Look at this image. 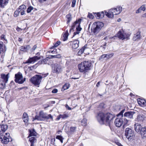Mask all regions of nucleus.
Masks as SVG:
<instances>
[{"mask_svg": "<svg viewBox=\"0 0 146 146\" xmlns=\"http://www.w3.org/2000/svg\"><path fill=\"white\" fill-rule=\"evenodd\" d=\"M114 117L113 115L110 113H104L102 112L98 113L96 117L98 121L100 124H105L106 125L109 126H110V122Z\"/></svg>", "mask_w": 146, "mask_h": 146, "instance_id": "f257e3e1", "label": "nucleus"}, {"mask_svg": "<svg viewBox=\"0 0 146 146\" xmlns=\"http://www.w3.org/2000/svg\"><path fill=\"white\" fill-rule=\"evenodd\" d=\"M92 68V64L90 61H83L78 65L80 72L86 73L90 70Z\"/></svg>", "mask_w": 146, "mask_h": 146, "instance_id": "f03ea898", "label": "nucleus"}, {"mask_svg": "<svg viewBox=\"0 0 146 146\" xmlns=\"http://www.w3.org/2000/svg\"><path fill=\"white\" fill-rule=\"evenodd\" d=\"M125 111V109H124L120 111L119 113L120 115L119 116H121L122 119L124 120V124L125 125L127 124L128 121V120L126 117L129 119L133 118L135 112L131 111L127 112H125L123 115V113Z\"/></svg>", "mask_w": 146, "mask_h": 146, "instance_id": "7ed1b4c3", "label": "nucleus"}, {"mask_svg": "<svg viewBox=\"0 0 146 146\" xmlns=\"http://www.w3.org/2000/svg\"><path fill=\"white\" fill-rule=\"evenodd\" d=\"M49 119H53L52 117L51 114L47 115L44 113L43 111H41L39 112V115H36L35 118L33 119V121L35 120L42 121Z\"/></svg>", "mask_w": 146, "mask_h": 146, "instance_id": "20e7f679", "label": "nucleus"}, {"mask_svg": "<svg viewBox=\"0 0 146 146\" xmlns=\"http://www.w3.org/2000/svg\"><path fill=\"white\" fill-rule=\"evenodd\" d=\"M122 11V7H117L114 9H111L110 10L109 12H105V15L109 18H113L114 15L119 14Z\"/></svg>", "mask_w": 146, "mask_h": 146, "instance_id": "39448f33", "label": "nucleus"}, {"mask_svg": "<svg viewBox=\"0 0 146 146\" xmlns=\"http://www.w3.org/2000/svg\"><path fill=\"white\" fill-rule=\"evenodd\" d=\"M103 26V23L102 22H94L92 25L91 28V31L95 34H96L100 31Z\"/></svg>", "mask_w": 146, "mask_h": 146, "instance_id": "423d86ee", "label": "nucleus"}, {"mask_svg": "<svg viewBox=\"0 0 146 146\" xmlns=\"http://www.w3.org/2000/svg\"><path fill=\"white\" fill-rule=\"evenodd\" d=\"M42 78L41 75H36L31 78L30 81L35 86H37L40 84Z\"/></svg>", "mask_w": 146, "mask_h": 146, "instance_id": "0eeeda50", "label": "nucleus"}, {"mask_svg": "<svg viewBox=\"0 0 146 146\" xmlns=\"http://www.w3.org/2000/svg\"><path fill=\"white\" fill-rule=\"evenodd\" d=\"M0 141L2 143L7 144L9 142L12 141V139L10 136L9 133H6L5 135H2L0 136Z\"/></svg>", "mask_w": 146, "mask_h": 146, "instance_id": "6e6552de", "label": "nucleus"}, {"mask_svg": "<svg viewBox=\"0 0 146 146\" xmlns=\"http://www.w3.org/2000/svg\"><path fill=\"white\" fill-rule=\"evenodd\" d=\"M125 134L126 137L129 141L132 139L135 136L133 131L130 128H127L125 129Z\"/></svg>", "mask_w": 146, "mask_h": 146, "instance_id": "1a4fd4ad", "label": "nucleus"}, {"mask_svg": "<svg viewBox=\"0 0 146 146\" xmlns=\"http://www.w3.org/2000/svg\"><path fill=\"white\" fill-rule=\"evenodd\" d=\"M15 81L19 84H22L25 81V78H23L22 74L19 72L15 75Z\"/></svg>", "mask_w": 146, "mask_h": 146, "instance_id": "9d476101", "label": "nucleus"}, {"mask_svg": "<svg viewBox=\"0 0 146 146\" xmlns=\"http://www.w3.org/2000/svg\"><path fill=\"white\" fill-rule=\"evenodd\" d=\"M52 72L57 74H59L62 71V68L60 64H52Z\"/></svg>", "mask_w": 146, "mask_h": 146, "instance_id": "9b49d317", "label": "nucleus"}, {"mask_svg": "<svg viewBox=\"0 0 146 146\" xmlns=\"http://www.w3.org/2000/svg\"><path fill=\"white\" fill-rule=\"evenodd\" d=\"M130 35L129 34H127L125 33L124 31H119L116 35L117 37L119 38L122 40L124 39H129Z\"/></svg>", "mask_w": 146, "mask_h": 146, "instance_id": "f8f14e48", "label": "nucleus"}, {"mask_svg": "<svg viewBox=\"0 0 146 146\" xmlns=\"http://www.w3.org/2000/svg\"><path fill=\"white\" fill-rule=\"evenodd\" d=\"M119 113L117 115L118 118L116 119L114 123L115 125L118 127H120L124 123V120L122 119L121 116H119Z\"/></svg>", "mask_w": 146, "mask_h": 146, "instance_id": "ddd939ff", "label": "nucleus"}, {"mask_svg": "<svg viewBox=\"0 0 146 146\" xmlns=\"http://www.w3.org/2000/svg\"><path fill=\"white\" fill-rule=\"evenodd\" d=\"M81 20L80 19H79L78 20V21H75L73 24L72 26V28L70 29V32L73 29V28L74 27L75 25L78 24V26L76 27V30L78 31H80L82 30V28L80 27V22H81Z\"/></svg>", "mask_w": 146, "mask_h": 146, "instance_id": "4468645a", "label": "nucleus"}, {"mask_svg": "<svg viewBox=\"0 0 146 146\" xmlns=\"http://www.w3.org/2000/svg\"><path fill=\"white\" fill-rule=\"evenodd\" d=\"M40 56H35L33 57L30 58L25 62V63H33L38 60L40 59L41 57Z\"/></svg>", "mask_w": 146, "mask_h": 146, "instance_id": "2eb2a0df", "label": "nucleus"}, {"mask_svg": "<svg viewBox=\"0 0 146 146\" xmlns=\"http://www.w3.org/2000/svg\"><path fill=\"white\" fill-rule=\"evenodd\" d=\"M134 128L136 131L140 133L141 132V130L143 128L141 125L138 123H136L134 124Z\"/></svg>", "mask_w": 146, "mask_h": 146, "instance_id": "dca6fc26", "label": "nucleus"}, {"mask_svg": "<svg viewBox=\"0 0 146 146\" xmlns=\"http://www.w3.org/2000/svg\"><path fill=\"white\" fill-rule=\"evenodd\" d=\"M7 48L5 45H3L2 42H0V54H4L6 52Z\"/></svg>", "mask_w": 146, "mask_h": 146, "instance_id": "f3484780", "label": "nucleus"}, {"mask_svg": "<svg viewBox=\"0 0 146 146\" xmlns=\"http://www.w3.org/2000/svg\"><path fill=\"white\" fill-rule=\"evenodd\" d=\"M8 126L6 125H0V135L3 134L7 129Z\"/></svg>", "mask_w": 146, "mask_h": 146, "instance_id": "a211bd4d", "label": "nucleus"}, {"mask_svg": "<svg viewBox=\"0 0 146 146\" xmlns=\"http://www.w3.org/2000/svg\"><path fill=\"white\" fill-rule=\"evenodd\" d=\"M9 0H0V6L1 8H3L9 3Z\"/></svg>", "mask_w": 146, "mask_h": 146, "instance_id": "6ab92c4d", "label": "nucleus"}, {"mask_svg": "<svg viewBox=\"0 0 146 146\" xmlns=\"http://www.w3.org/2000/svg\"><path fill=\"white\" fill-rule=\"evenodd\" d=\"M145 117L143 114H139L137 116V119L139 122L143 121L144 120Z\"/></svg>", "mask_w": 146, "mask_h": 146, "instance_id": "aec40b11", "label": "nucleus"}, {"mask_svg": "<svg viewBox=\"0 0 146 146\" xmlns=\"http://www.w3.org/2000/svg\"><path fill=\"white\" fill-rule=\"evenodd\" d=\"M28 131L29 133V134L28 136L29 137L36 135V133L34 129H29Z\"/></svg>", "mask_w": 146, "mask_h": 146, "instance_id": "412c9836", "label": "nucleus"}, {"mask_svg": "<svg viewBox=\"0 0 146 146\" xmlns=\"http://www.w3.org/2000/svg\"><path fill=\"white\" fill-rule=\"evenodd\" d=\"M79 41L78 40H75L73 42L72 48L73 49H76L79 46Z\"/></svg>", "mask_w": 146, "mask_h": 146, "instance_id": "4be33fe9", "label": "nucleus"}, {"mask_svg": "<svg viewBox=\"0 0 146 146\" xmlns=\"http://www.w3.org/2000/svg\"><path fill=\"white\" fill-rule=\"evenodd\" d=\"M1 77L3 80V81L5 83H7L8 81V79L9 78V74H8L5 75L4 74H2L1 75Z\"/></svg>", "mask_w": 146, "mask_h": 146, "instance_id": "5701e85b", "label": "nucleus"}, {"mask_svg": "<svg viewBox=\"0 0 146 146\" xmlns=\"http://www.w3.org/2000/svg\"><path fill=\"white\" fill-rule=\"evenodd\" d=\"M31 48L29 45H27L25 46H22L21 48V50L23 51H27Z\"/></svg>", "mask_w": 146, "mask_h": 146, "instance_id": "b1692460", "label": "nucleus"}, {"mask_svg": "<svg viewBox=\"0 0 146 146\" xmlns=\"http://www.w3.org/2000/svg\"><path fill=\"white\" fill-rule=\"evenodd\" d=\"M137 102L141 106H143L145 105L146 103L145 100L142 99H139L137 100Z\"/></svg>", "mask_w": 146, "mask_h": 146, "instance_id": "393cba45", "label": "nucleus"}, {"mask_svg": "<svg viewBox=\"0 0 146 146\" xmlns=\"http://www.w3.org/2000/svg\"><path fill=\"white\" fill-rule=\"evenodd\" d=\"M140 34L139 32H137L136 34L134 35L133 37V40L134 41L140 38Z\"/></svg>", "mask_w": 146, "mask_h": 146, "instance_id": "a878e982", "label": "nucleus"}, {"mask_svg": "<svg viewBox=\"0 0 146 146\" xmlns=\"http://www.w3.org/2000/svg\"><path fill=\"white\" fill-rule=\"evenodd\" d=\"M66 17L67 18V23H69L72 20V16L71 14H69L66 16Z\"/></svg>", "mask_w": 146, "mask_h": 146, "instance_id": "bb28decb", "label": "nucleus"}, {"mask_svg": "<svg viewBox=\"0 0 146 146\" xmlns=\"http://www.w3.org/2000/svg\"><path fill=\"white\" fill-rule=\"evenodd\" d=\"M68 31H66L65 32V33L64 34V35L63 36V38H64L63 39V40L64 41H65L68 38Z\"/></svg>", "mask_w": 146, "mask_h": 146, "instance_id": "cd10ccee", "label": "nucleus"}, {"mask_svg": "<svg viewBox=\"0 0 146 146\" xmlns=\"http://www.w3.org/2000/svg\"><path fill=\"white\" fill-rule=\"evenodd\" d=\"M85 45L82 47L81 49L79 50L77 53V54L78 55H80L82 53L84 52V50L85 49Z\"/></svg>", "mask_w": 146, "mask_h": 146, "instance_id": "c85d7f7f", "label": "nucleus"}, {"mask_svg": "<svg viewBox=\"0 0 146 146\" xmlns=\"http://www.w3.org/2000/svg\"><path fill=\"white\" fill-rule=\"evenodd\" d=\"M141 130V134L143 135L144 136L146 137V127L143 128Z\"/></svg>", "mask_w": 146, "mask_h": 146, "instance_id": "c756f323", "label": "nucleus"}, {"mask_svg": "<svg viewBox=\"0 0 146 146\" xmlns=\"http://www.w3.org/2000/svg\"><path fill=\"white\" fill-rule=\"evenodd\" d=\"M6 83L3 81H0V88L2 89H4L5 88Z\"/></svg>", "mask_w": 146, "mask_h": 146, "instance_id": "7c9ffc66", "label": "nucleus"}, {"mask_svg": "<svg viewBox=\"0 0 146 146\" xmlns=\"http://www.w3.org/2000/svg\"><path fill=\"white\" fill-rule=\"evenodd\" d=\"M27 8V7L25 5H20L19 8L18 9H20V11H21L22 10H25Z\"/></svg>", "mask_w": 146, "mask_h": 146, "instance_id": "2f4dec72", "label": "nucleus"}, {"mask_svg": "<svg viewBox=\"0 0 146 146\" xmlns=\"http://www.w3.org/2000/svg\"><path fill=\"white\" fill-rule=\"evenodd\" d=\"M56 139L59 140L61 143L63 142V139L64 138L60 135H57L56 137Z\"/></svg>", "mask_w": 146, "mask_h": 146, "instance_id": "473e14b6", "label": "nucleus"}, {"mask_svg": "<svg viewBox=\"0 0 146 146\" xmlns=\"http://www.w3.org/2000/svg\"><path fill=\"white\" fill-rule=\"evenodd\" d=\"M21 11H20V9H17V10L14 13V16L15 17H17L19 15L20 12Z\"/></svg>", "mask_w": 146, "mask_h": 146, "instance_id": "72a5a7b5", "label": "nucleus"}, {"mask_svg": "<svg viewBox=\"0 0 146 146\" xmlns=\"http://www.w3.org/2000/svg\"><path fill=\"white\" fill-rule=\"evenodd\" d=\"M87 119L85 118L83 119L81 121L82 125L83 126H86L87 124Z\"/></svg>", "mask_w": 146, "mask_h": 146, "instance_id": "f704fd0d", "label": "nucleus"}, {"mask_svg": "<svg viewBox=\"0 0 146 146\" xmlns=\"http://www.w3.org/2000/svg\"><path fill=\"white\" fill-rule=\"evenodd\" d=\"M60 117H62V118L64 119L68 117V115L66 114H60Z\"/></svg>", "mask_w": 146, "mask_h": 146, "instance_id": "c9c22d12", "label": "nucleus"}, {"mask_svg": "<svg viewBox=\"0 0 146 146\" xmlns=\"http://www.w3.org/2000/svg\"><path fill=\"white\" fill-rule=\"evenodd\" d=\"M114 55V54L113 53H112L110 54H106V58L107 59H109L112 57Z\"/></svg>", "mask_w": 146, "mask_h": 146, "instance_id": "e433bc0d", "label": "nucleus"}, {"mask_svg": "<svg viewBox=\"0 0 146 146\" xmlns=\"http://www.w3.org/2000/svg\"><path fill=\"white\" fill-rule=\"evenodd\" d=\"M60 44V42L59 41H57L56 43L54 45V46L51 48H54L56 47L59 45Z\"/></svg>", "mask_w": 146, "mask_h": 146, "instance_id": "4c0bfd02", "label": "nucleus"}, {"mask_svg": "<svg viewBox=\"0 0 146 146\" xmlns=\"http://www.w3.org/2000/svg\"><path fill=\"white\" fill-rule=\"evenodd\" d=\"M70 87L69 84H66L63 86V89L64 90H66L68 89Z\"/></svg>", "mask_w": 146, "mask_h": 146, "instance_id": "58836bf2", "label": "nucleus"}, {"mask_svg": "<svg viewBox=\"0 0 146 146\" xmlns=\"http://www.w3.org/2000/svg\"><path fill=\"white\" fill-rule=\"evenodd\" d=\"M33 9V7L32 6L29 7L27 9V13H30Z\"/></svg>", "mask_w": 146, "mask_h": 146, "instance_id": "ea45409f", "label": "nucleus"}, {"mask_svg": "<svg viewBox=\"0 0 146 146\" xmlns=\"http://www.w3.org/2000/svg\"><path fill=\"white\" fill-rule=\"evenodd\" d=\"M29 140L31 142L34 143L36 141V139L35 137H33L30 138Z\"/></svg>", "mask_w": 146, "mask_h": 146, "instance_id": "a19ab883", "label": "nucleus"}, {"mask_svg": "<svg viewBox=\"0 0 146 146\" xmlns=\"http://www.w3.org/2000/svg\"><path fill=\"white\" fill-rule=\"evenodd\" d=\"M52 58H60L61 56L60 54H58L55 55H52L51 56Z\"/></svg>", "mask_w": 146, "mask_h": 146, "instance_id": "79ce46f5", "label": "nucleus"}, {"mask_svg": "<svg viewBox=\"0 0 146 146\" xmlns=\"http://www.w3.org/2000/svg\"><path fill=\"white\" fill-rule=\"evenodd\" d=\"M76 127H70V130L71 132H74L76 131Z\"/></svg>", "mask_w": 146, "mask_h": 146, "instance_id": "37998d69", "label": "nucleus"}, {"mask_svg": "<svg viewBox=\"0 0 146 146\" xmlns=\"http://www.w3.org/2000/svg\"><path fill=\"white\" fill-rule=\"evenodd\" d=\"M87 17L90 19H93L94 18V16L92 14L89 13Z\"/></svg>", "mask_w": 146, "mask_h": 146, "instance_id": "c03bdc74", "label": "nucleus"}, {"mask_svg": "<svg viewBox=\"0 0 146 146\" xmlns=\"http://www.w3.org/2000/svg\"><path fill=\"white\" fill-rule=\"evenodd\" d=\"M76 2V0H73L72 2V7H75Z\"/></svg>", "mask_w": 146, "mask_h": 146, "instance_id": "a18cd8bd", "label": "nucleus"}, {"mask_svg": "<svg viewBox=\"0 0 146 146\" xmlns=\"http://www.w3.org/2000/svg\"><path fill=\"white\" fill-rule=\"evenodd\" d=\"M23 121L25 123H27L28 121L29 120V118L28 116L27 117V118H26V117H25L24 118H23Z\"/></svg>", "mask_w": 146, "mask_h": 146, "instance_id": "49530a36", "label": "nucleus"}, {"mask_svg": "<svg viewBox=\"0 0 146 146\" xmlns=\"http://www.w3.org/2000/svg\"><path fill=\"white\" fill-rule=\"evenodd\" d=\"M54 141L55 142H54V145L55 146H60L59 145H56V142H57V141H55V139L54 138H53V139H52V141Z\"/></svg>", "mask_w": 146, "mask_h": 146, "instance_id": "de8ad7c7", "label": "nucleus"}, {"mask_svg": "<svg viewBox=\"0 0 146 146\" xmlns=\"http://www.w3.org/2000/svg\"><path fill=\"white\" fill-rule=\"evenodd\" d=\"M49 58H46L45 59H43V63L44 64H46L47 63V61L48 60Z\"/></svg>", "mask_w": 146, "mask_h": 146, "instance_id": "09e8293b", "label": "nucleus"}, {"mask_svg": "<svg viewBox=\"0 0 146 146\" xmlns=\"http://www.w3.org/2000/svg\"><path fill=\"white\" fill-rule=\"evenodd\" d=\"M28 116V114L26 113H24L23 115L22 118H23L25 117L27 118Z\"/></svg>", "mask_w": 146, "mask_h": 146, "instance_id": "8fccbe9b", "label": "nucleus"}, {"mask_svg": "<svg viewBox=\"0 0 146 146\" xmlns=\"http://www.w3.org/2000/svg\"><path fill=\"white\" fill-rule=\"evenodd\" d=\"M139 8L140 9V10H141V11L142 10L143 11H145V7L143 6Z\"/></svg>", "mask_w": 146, "mask_h": 146, "instance_id": "3c124183", "label": "nucleus"}, {"mask_svg": "<svg viewBox=\"0 0 146 146\" xmlns=\"http://www.w3.org/2000/svg\"><path fill=\"white\" fill-rule=\"evenodd\" d=\"M106 58V54H103L99 58L100 60H101V59L103 58Z\"/></svg>", "mask_w": 146, "mask_h": 146, "instance_id": "603ef678", "label": "nucleus"}, {"mask_svg": "<svg viewBox=\"0 0 146 146\" xmlns=\"http://www.w3.org/2000/svg\"><path fill=\"white\" fill-rule=\"evenodd\" d=\"M95 16L96 17H98V18H101V15L100 13H97Z\"/></svg>", "mask_w": 146, "mask_h": 146, "instance_id": "864d4df0", "label": "nucleus"}, {"mask_svg": "<svg viewBox=\"0 0 146 146\" xmlns=\"http://www.w3.org/2000/svg\"><path fill=\"white\" fill-rule=\"evenodd\" d=\"M58 91V90L57 89H55L52 90V92L53 93H56Z\"/></svg>", "mask_w": 146, "mask_h": 146, "instance_id": "5fc2aeb1", "label": "nucleus"}, {"mask_svg": "<svg viewBox=\"0 0 146 146\" xmlns=\"http://www.w3.org/2000/svg\"><path fill=\"white\" fill-rule=\"evenodd\" d=\"M0 38L1 40H3L4 39L5 40V35H2L0 36Z\"/></svg>", "mask_w": 146, "mask_h": 146, "instance_id": "6e6d98bb", "label": "nucleus"}, {"mask_svg": "<svg viewBox=\"0 0 146 146\" xmlns=\"http://www.w3.org/2000/svg\"><path fill=\"white\" fill-rule=\"evenodd\" d=\"M80 32L79 31H77L74 32L73 35V37L75 35L77 34H78Z\"/></svg>", "mask_w": 146, "mask_h": 146, "instance_id": "4d7b16f0", "label": "nucleus"}, {"mask_svg": "<svg viewBox=\"0 0 146 146\" xmlns=\"http://www.w3.org/2000/svg\"><path fill=\"white\" fill-rule=\"evenodd\" d=\"M57 50L56 49H54L52 51L50 50L49 51V52L51 53H53V52H56Z\"/></svg>", "mask_w": 146, "mask_h": 146, "instance_id": "13d9d810", "label": "nucleus"}, {"mask_svg": "<svg viewBox=\"0 0 146 146\" xmlns=\"http://www.w3.org/2000/svg\"><path fill=\"white\" fill-rule=\"evenodd\" d=\"M37 46L36 45H35L32 48V51H34L36 48Z\"/></svg>", "mask_w": 146, "mask_h": 146, "instance_id": "bf43d9fd", "label": "nucleus"}, {"mask_svg": "<svg viewBox=\"0 0 146 146\" xmlns=\"http://www.w3.org/2000/svg\"><path fill=\"white\" fill-rule=\"evenodd\" d=\"M20 12L21 13V15H23L25 14V10H22Z\"/></svg>", "mask_w": 146, "mask_h": 146, "instance_id": "052dcab7", "label": "nucleus"}, {"mask_svg": "<svg viewBox=\"0 0 146 146\" xmlns=\"http://www.w3.org/2000/svg\"><path fill=\"white\" fill-rule=\"evenodd\" d=\"M141 11L140 10V8L139 9H138L137 10L136 13H139L141 12Z\"/></svg>", "mask_w": 146, "mask_h": 146, "instance_id": "680f3d73", "label": "nucleus"}, {"mask_svg": "<svg viewBox=\"0 0 146 146\" xmlns=\"http://www.w3.org/2000/svg\"><path fill=\"white\" fill-rule=\"evenodd\" d=\"M101 15V18H102L104 15V13L103 12H102L101 13H100Z\"/></svg>", "mask_w": 146, "mask_h": 146, "instance_id": "e2e57ef3", "label": "nucleus"}, {"mask_svg": "<svg viewBox=\"0 0 146 146\" xmlns=\"http://www.w3.org/2000/svg\"><path fill=\"white\" fill-rule=\"evenodd\" d=\"M38 63H39V64H44V63H43V60H41L40 61H39L38 62Z\"/></svg>", "mask_w": 146, "mask_h": 146, "instance_id": "0e129e2a", "label": "nucleus"}, {"mask_svg": "<svg viewBox=\"0 0 146 146\" xmlns=\"http://www.w3.org/2000/svg\"><path fill=\"white\" fill-rule=\"evenodd\" d=\"M38 1L40 3H43L44 2L47 1V0H38Z\"/></svg>", "mask_w": 146, "mask_h": 146, "instance_id": "69168bd1", "label": "nucleus"}, {"mask_svg": "<svg viewBox=\"0 0 146 146\" xmlns=\"http://www.w3.org/2000/svg\"><path fill=\"white\" fill-rule=\"evenodd\" d=\"M100 81L98 82L97 83V84L96 86L97 87H98V86H99V85L100 84Z\"/></svg>", "mask_w": 146, "mask_h": 146, "instance_id": "338daca9", "label": "nucleus"}, {"mask_svg": "<svg viewBox=\"0 0 146 146\" xmlns=\"http://www.w3.org/2000/svg\"><path fill=\"white\" fill-rule=\"evenodd\" d=\"M61 118H62V117H60V115H59V116L57 118V119L59 120Z\"/></svg>", "mask_w": 146, "mask_h": 146, "instance_id": "774afa93", "label": "nucleus"}]
</instances>
